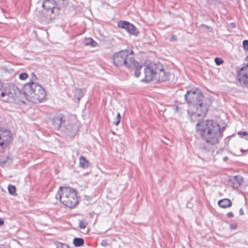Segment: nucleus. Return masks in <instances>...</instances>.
<instances>
[{
	"instance_id": "obj_11",
	"label": "nucleus",
	"mask_w": 248,
	"mask_h": 248,
	"mask_svg": "<svg viewBox=\"0 0 248 248\" xmlns=\"http://www.w3.org/2000/svg\"><path fill=\"white\" fill-rule=\"evenodd\" d=\"M63 116L62 114H60L54 117L52 120V124L56 129H61L62 131H65L64 128L62 127V124L64 123L63 120Z\"/></svg>"
},
{
	"instance_id": "obj_28",
	"label": "nucleus",
	"mask_w": 248,
	"mask_h": 248,
	"mask_svg": "<svg viewBox=\"0 0 248 248\" xmlns=\"http://www.w3.org/2000/svg\"><path fill=\"white\" fill-rule=\"evenodd\" d=\"M120 122V119H119L118 118H116L115 120L113 121V124L116 125H118Z\"/></svg>"
},
{
	"instance_id": "obj_16",
	"label": "nucleus",
	"mask_w": 248,
	"mask_h": 248,
	"mask_svg": "<svg viewBox=\"0 0 248 248\" xmlns=\"http://www.w3.org/2000/svg\"><path fill=\"white\" fill-rule=\"evenodd\" d=\"M79 165L82 168H86L88 167L89 162L85 157L81 156L79 158Z\"/></svg>"
},
{
	"instance_id": "obj_2",
	"label": "nucleus",
	"mask_w": 248,
	"mask_h": 248,
	"mask_svg": "<svg viewBox=\"0 0 248 248\" xmlns=\"http://www.w3.org/2000/svg\"><path fill=\"white\" fill-rule=\"evenodd\" d=\"M185 98L189 106H192L196 109V112L192 116H204L211 104V100L208 98H204L202 93L198 89L187 91Z\"/></svg>"
},
{
	"instance_id": "obj_17",
	"label": "nucleus",
	"mask_w": 248,
	"mask_h": 248,
	"mask_svg": "<svg viewBox=\"0 0 248 248\" xmlns=\"http://www.w3.org/2000/svg\"><path fill=\"white\" fill-rule=\"evenodd\" d=\"M84 239L81 238H75L73 239V244L76 247H80L84 244Z\"/></svg>"
},
{
	"instance_id": "obj_5",
	"label": "nucleus",
	"mask_w": 248,
	"mask_h": 248,
	"mask_svg": "<svg viewBox=\"0 0 248 248\" xmlns=\"http://www.w3.org/2000/svg\"><path fill=\"white\" fill-rule=\"evenodd\" d=\"M23 92L27 100L33 103L41 102L46 95L45 89L33 81L26 83L23 88Z\"/></svg>"
},
{
	"instance_id": "obj_23",
	"label": "nucleus",
	"mask_w": 248,
	"mask_h": 248,
	"mask_svg": "<svg viewBox=\"0 0 248 248\" xmlns=\"http://www.w3.org/2000/svg\"><path fill=\"white\" fill-rule=\"evenodd\" d=\"M84 95V92L81 89H78L76 90V95L82 97Z\"/></svg>"
},
{
	"instance_id": "obj_29",
	"label": "nucleus",
	"mask_w": 248,
	"mask_h": 248,
	"mask_svg": "<svg viewBox=\"0 0 248 248\" xmlns=\"http://www.w3.org/2000/svg\"><path fill=\"white\" fill-rule=\"evenodd\" d=\"M227 217L229 218H232L233 217V214L232 212H229L227 214Z\"/></svg>"
},
{
	"instance_id": "obj_35",
	"label": "nucleus",
	"mask_w": 248,
	"mask_h": 248,
	"mask_svg": "<svg viewBox=\"0 0 248 248\" xmlns=\"http://www.w3.org/2000/svg\"><path fill=\"white\" fill-rule=\"evenodd\" d=\"M81 98V97H80V96H77V99L78 102H79L80 101Z\"/></svg>"
},
{
	"instance_id": "obj_19",
	"label": "nucleus",
	"mask_w": 248,
	"mask_h": 248,
	"mask_svg": "<svg viewBox=\"0 0 248 248\" xmlns=\"http://www.w3.org/2000/svg\"><path fill=\"white\" fill-rule=\"evenodd\" d=\"M238 134L240 138H245L248 140V133L245 131H239Z\"/></svg>"
},
{
	"instance_id": "obj_32",
	"label": "nucleus",
	"mask_w": 248,
	"mask_h": 248,
	"mask_svg": "<svg viewBox=\"0 0 248 248\" xmlns=\"http://www.w3.org/2000/svg\"><path fill=\"white\" fill-rule=\"evenodd\" d=\"M239 214L240 215H243L244 214V211L242 208H241L239 210Z\"/></svg>"
},
{
	"instance_id": "obj_6",
	"label": "nucleus",
	"mask_w": 248,
	"mask_h": 248,
	"mask_svg": "<svg viewBox=\"0 0 248 248\" xmlns=\"http://www.w3.org/2000/svg\"><path fill=\"white\" fill-rule=\"evenodd\" d=\"M56 199H59L65 206L73 208L78 203L77 191L72 188L61 186L56 195Z\"/></svg>"
},
{
	"instance_id": "obj_26",
	"label": "nucleus",
	"mask_w": 248,
	"mask_h": 248,
	"mask_svg": "<svg viewBox=\"0 0 248 248\" xmlns=\"http://www.w3.org/2000/svg\"><path fill=\"white\" fill-rule=\"evenodd\" d=\"M243 46L245 50H248V40H244L243 41Z\"/></svg>"
},
{
	"instance_id": "obj_25",
	"label": "nucleus",
	"mask_w": 248,
	"mask_h": 248,
	"mask_svg": "<svg viewBox=\"0 0 248 248\" xmlns=\"http://www.w3.org/2000/svg\"><path fill=\"white\" fill-rule=\"evenodd\" d=\"M28 74L26 73H22L19 76V78L21 80L26 79L28 78Z\"/></svg>"
},
{
	"instance_id": "obj_20",
	"label": "nucleus",
	"mask_w": 248,
	"mask_h": 248,
	"mask_svg": "<svg viewBox=\"0 0 248 248\" xmlns=\"http://www.w3.org/2000/svg\"><path fill=\"white\" fill-rule=\"evenodd\" d=\"M57 248H69V246L65 243L58 242L56 244Z\"/></svg>"
},
{
	"instance_id": "obj_4",
	"label": "nucleus",
	"mask_w": 248,
	"mask_h": 248,
	"mask_svg": "<svg viewBox=\"0 0 248 248\" xmlns=\"http://www.w3.org/2000/svg\"><path fill=\"white\" fill-rule=\"evenodd\" d=\"M128 54L127 49L114 53L112 56L113 63L117 67L124 66L129 69L135 68L134 75L138 78L140 75V70L142 66L139 64L133 57H128Z\"/></svg>"
},
{
	"instance_id": "obj_34",
	"label": "nucleus",
	"mask_w": 248,
	"mask_h": 248,
	"mask_svg": "<svg viewBox=\"0 0 248 248\" xmlns=\"http://www.w3.org/2000/svg\"><path fill=\"white\" fill-rule=\"evenodd\" d=\"M116 118H118L119 119L121 120V115L119 112H118L117 114V117Z\"/></svg>"
},
{
	"instance_id": "obj_31",
	"label": "nucleus",
	"mask_w": 248,
	"mask_h": 248,
	"mask_svg": "<svg viewBox=\"0 0 248 248\" xmlns=\"http://www.w3.org/2000/svg\"><path fill=\"white\" fill-rule=\"evenodd\" d=\"M4 223V220L1 218H0V227L2 225H3Z\"/></svg>"
},
{
	"instance_id": "obj_12",
	"label": "nucleus",
	"mask_w": 248,
	"mask_h": 248,
	"mask_svg": "<svg viewBox=\"0 0 248 248\" xmlns=\"http://www.w3.org/2000/svg\"><path fill=\"white\" fill-rule=\"evenodd\" d=\"M42 6L48 12L50 11L51 13H53L54 5L52 1L45 0L43 3Z\"/></svg>"
},
{
	"instance_id": "obj_30",
	"label": "nucleus",
	"mask_w": 248,
	"mask_h": 248,
	"mask_svg": "<svg viewBox=\"0 0 248 248\" xmlns=\"http://www.w3.org/2000/svg\"><path fill=\"white\" fill-rule=\"evenodd\" d=\"M128 57H133L132 56L134 55V53L133 50H131L130 51H128Z\"/></svg>"
},
{
	"instance_id": "obj_27",
	"label": "nucleus",
	"mask_w": 248,
	"mask_h": 248,
	"mask_svg": "<svg viewBox=\"0 0 248 248\" xmlns=\"http://www.w3.org/2000/svg\"><path fill=\"white\" fill-rule=\"evenodd\" d=\"M177 37L174 34H172L170 39V40L171 42L176 41H177Z\"/></svg>"
},
{
	"instance_id": "obj_24",
	"label": "nucleus",
	"mask_w": 248,
	"mask_h": 248,
	"mask_svg": "<svg viewBox=\"0 0 248 248\" xmlns=\"http://www.w3.org/2000/svg\"><path fill=\"white\" fill-rule=\"evenodd\" d=\"M215 62L217 65H220L223 63V60L218 57L215 58Z\"/></svg>"
},
{
	"instance_id": "obj_3",
	"label": "nucleus",
	"mask_w": 248,
	"mask_h": 248,
	"mask_svg": "<svg viewBox=\"0 0 248 248\" xmlns=\"http://www.w3.org/2000/svg\"><path fill=\"white\" fill-rule=\"evenodd\" d=\"M144 78L142 81L149 82H164L168 80L170 73L165 72L163 66L159 62H151L146 65L144 69Z\"/></svg>"
},
{
	"instance_id": "obj_21",
	"label": "nucleus",
	"mask_w": 248,
	"mask_h": 248,
	"mask_svg": "<svg viewBox=\"0 0 248 248\" xmlns=\"http://www.w3.org/2000/svg\"><path fill=\"white\" fill-rule=\"evenodd\" d=\"M87 225V223L83 220H80L79 223V227L81 229H85Z\"/></svg>"
},
{
	"instance_id": "obj_33",
	"label": "nucleus",
	"mask_w": 248,
	"mask_h": 248,
	"mask_svg": "<svg viewBox=\"0 0 248 248\" xmlns=\"http://www.w3.org/2000/svg\"><path fill=\"white\" fill-rule=\"evenodd\" d=\"M107 243L106 241H103L102 242V245L104 246H105L107 245Z\"/></svg>"
},
{
	"instance_id": "obj_18",
	"label": "nucleus",
	"mask_w": 248,
	"mask_h": 248,
	"mask_svg": "<svg viewBox=\"0 0 248 248\" xmlns=\"http://www.w3.org/2000/svg\"><path fill=\"white\" fill-rule=\"evenodd\" d=\"M8 189L9 193L11 195H14L16 192V188L14 186L9 185L8 186Z\"/></svg>"
},
{
	"instance_id": "obj_36",
	"label": "nucleus",
	"mask_w": 248,
	"mask_h": 248,
	"mask_svg": "<svg viewBox=\"0 0 248 248\" xmlns=\"http://www.w3.org/2000/svg\"><path fill=\"white\" fill-rule=\"evenodd\" d=\"M34 77L35 78H36V77L35 76H34Z\"/></svg>"
},
{
	"instance_id": "obj_10",
	"label": "nucleus",
	"mask_w": 248,
	"mask_h": 248,
	"mask_svg": "<svg viewBox=\"0 0 248 248\" xmlns=\"http://www.w3.org/2000/svg\"><path fill=\"white\" fill-rule=\"evenodd\" d=\"M118 27L126 30L128 32L134 35H137L139 33L137 28L133 24L126 21L119 22Z\"/></svg>"
},
{
	"instance_id": "obj_7",
	"label": "nucleus",
	"mask_w": 248,
	"mask_h": 248,
	"mask_svg": "<svg viewBox=\"0 0 248 248\" xmlns=\"http://www.w3.org/2000/svg\"><path fill=\"white\" fill-rule=\"evenodd\" d=\"M20 94V91L17 87L0 83V99L9 102H13Z\"/></svg>"
},
{
	"instance_id": "obj_22",
	"label": "nucleus",
	"mask_w": 248,
	"mask_h": 248,
	"mask_svg": "<svg viewBox=\"0 0 248 248\" xmlns=\"http://www.w3.org/2000/svg\"><path fill=\"white\" fill-rule=\"evenodd\" d=\"M69 128H66L65 132L67 133L68 135H69L70 136H74L76 133V130L75 129H72L71 131L69 132Z\"/></svg>"
},
{
	"instance_id": "obj_15",
	"label": "nucleus",
	"mask_w": 248,
	"mask_h": 248,
	"mask_svg": "<svg viewBox=\"0 0 248 248\" xmlns=\"http://www.w3.org/2000/svg\"><path fill=\"white\" fill-rule=\"evenodd\" d=\"M83 43L85 45L90 46L92 47H96L98 46V43L91 38H85L84 40Z\"/></svg>"
},
{
	"instance_id": "obj_8",
	"label": "nucleus",
	"mask_w": 248,
	"mask_h": 248,
	"mask_svg": "<svg viewBox=\"0 0 248 248\" xmlns=\"http://www.w3.org/2000/svg\"><path fill=\"white\" fill-rule=\"evenodd\" d=\"M13 140L10 131L3 128L0 129V153H3Z\"/></svg>"
},
{
	"instance_id": "obj_14",
	"label": "nucleus",
	"mask_w": 248,
	"mask_h": 248,
	"mask_svg": "<svg viewBox=\"0 0 248 248\" xmlns=\"http://www.w3.org/2000/svg\"><path fill=\"white\" fill-rule=\"evenodd\" d=\"M218 205L223 208H226L232 206V202L228 199H224L218 202Z\"/></svg>"
},
{
	"instance_id": "obj_9",
	"label": "nucleus",
	"mask_w": 248,
	"mask_h": 248,
	"mask_svg": "<svg viewBox=\"0 0 248 248\" xmlns=\"http://www.w3.org/2000/svg\"><path fill=\"white\" fill-rule=\"evenodd\" d=\"M248 63L241 68L237 74V79L240 82L248 86V56L246 57Z\"/></svg>"
},
{
	"instance_id": "obj_1",
	"label": "nucleus",
	"mask_w": 248,
	"mask_h": 248,
	"mask_svg": "<svg viewBox=\"0 0 248 248\" xmlns=\"http://www.w3.org/2000/svg\"><path fill=\"white\" fill-rule=\"evenodd\" d=\"M196 126L198 134L206 142V144H199L198 149L201 153L205 154L209 152L211 146L219 143L224 129L222 130L219 124L213 120L198 123Z\"/></svg>"
},
{
	"instance_id": "obj_13",
	"label": "nucleus",
	"mask_w": 248,
	"mask_h": 248,
	"mask_svg": "<svg viewBox=\"0 0 248 248\" xmlns=\"http://www.w3.org/2000/svg\"><path fill=\"white\" fill-rule=\"evenodd\" d=\"M232 187L234 188H238L243 183V179L240 176H235L232 180Z\"/></svg>"
}]
</instances>
